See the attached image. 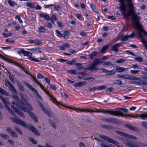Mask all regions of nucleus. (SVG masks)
<instances>
[{"label":"nucleus","mask_w":147,"mask_h":147,"mask_svg":"<svg viewBox=\"0 0 147 147\" xmlns=\"http://www.w3.org/2000/svg\"><path fill=\"white\" fill-rule=\"evenodd\" d=\"M89 67L90 68V70L92 71L93 70L96 71L99 70V68L96 67V65L94 64L93 63L91 64V65L89 66Z\"/></svg>","instance_id":"b1692460"},{"label":"nucleus","mask_w":147,"mask_h":147,"mask_svg":"<svg viewBox=\"0 0 147 147\" xmlns=\"http://www.w3.org/2000/svg\"><path fill=\"white\" fill-rule=\"evenodd\" d=\"M21 105H22V106H20V107L18 106L17 107H19L22 110L25 112L28 113H29L31 112L30 111L32 110V108L31 106L29 104H26V105L28 108H26L24 106V104L22 105L21 104Z\"/></svg>","instance_id":"0eeeda50"},{"label":"nucleus","mask_w":147,"mask_h":147,"mask_svg":"<svg viewBox=\"0 0 147 147\" xmlns=\"http://www.w3.org/2000/svg\"><path fill=\"white\" fill-rule=\"evenodd\" d=\"M102 64L104 65H111L113 66V64H112L111 63L110 61H102Z\"/></svg>","instance_id":"37998d69"},{"label":"nucleus","mask_w":147,"mask_h":147,"mask_svg":"<svg viewBox=\"0 0 147 147\" xmlns=\"http://www.w3.org/2000/svg\"><path fill=\"white\" fill-rule=\"evenodd\" d=\"M126 61V60L124 59H120L116 61V63H122Z\"/></svg>","instance_id":"603ef678"},{"label":"nucleus","mask_w":147,"mask_h":147,"mask_svg":"<svg viewBox=\"0 0 147 147\" xmlns=\"http://www.w3.org/2000/svg\"><path fill=\"white\" fill-rule=\"evenodd\" d=\"M108 47V46L107 45H105L102 47L101 49V53H104L105 51L107 50Z\"/></svg>","instance_id":"49530a36"},{"label":"nucleus","mask_w":147,"mask_h":147,"mask_svg":"<svg viewBox=\"0 0 147 147\" xmlns=\"http://www.w3.org/2000/svg\"><path fill=\"white\" fill-rule=\"evenodd\" d=\"M8 83L9 86L8 87H9L10 90L12 91V92L15 93L16 92V90L15 89L14 87L11 84L10 82L8 81Z\"/></svg>","instance_id":"c756f323"},{"label":"nucleus","mask_w":147,"mask_h":147,"mask_svg":"<svg viewBox=\"0 0 147 147\" xmlns=\"http://www.w3.org/2000/svg\"><path fill=\"white\" fill-rule=\"evenodd\" d=\"M128 38V35H126L125 36H122L121 38V40L122 41H124L127 40Z\"/></svg>","instance_id":"3c124183"},{"label":"nucleus","mask_w":147,"mask_h":147,"mask_svg":"<svg viewBox=\"0 0 147 147\" xmlns=\"http://www.w3.org/2000/svg\"><path fill=\"white\" fill-rule=\"evenodd\" d=\"M140 71L139 70H131L130 73L131 74H137Z\"/></svg>","instance_id":"13d9d810"},{"label":"nucleus","mask_w":147,"mask_h":147,"mask_svg":"<svg viewBox=\"0 0 147 147\" xmlns=\"http://www.w3.org/2000/svg\"><path fill=\"white\" fill-rule=\"evenodd\" d=\"M102 127L104 129H113V127L111 125H103Z\"/></svg>","instance_id":"c9c22d12"},{"label":"nucleus","mask_w":147,"mask_h":147,"mask_svg":"<svg viewBox=\"0 0 147 147\" xmlns=\"http://www.w3.org/2000/svg\"><path fill=\"white\" fill-rule=\"evenodd\" d=\"M18 86L19 89L22 91H24L25 89L22 84L20 83H18Z\"/></svg>","instance_id":"4c0bfd02"},{"label":"nucleus","mask_w":147,"mask_h":147,"mask_svg":"<svg viewBox=\"0 0 147 147\" xmlns=\"http://www.w3.org/2000/svg\"><path fill=\"white\" fill-rule=\"evenodd\" d=\"M95 110H93L92 109H90L88 110L87 109H79V111L81 112H93L95 113H105V109H95Z\"/></svg>","instance_id":"6e6552de"},{"label":"nucleus","mask_w":147,"mask_h":147,"mask_svg":"<svg viewBox=\"0 0 147 147\" xmlns=\"http://www.w3.org/2000/svg\"><path fill=\"white\" fill-rule=\"evenodd\" d=\"M77 71L74 69L68 70L67 72L70 74H75L77 73Z\"/></svg>","instance_id":"a19ab883"},{"label":"nucleus","mask_w":147,"mask_h":147,"mask_svg":"<svg viewBox=\"0 0 147 147\" xmlns=\"http://www.w3.org/2000/svg\"><path fill=\"white\" fill-rule=\"evenodd\" d=\"M27 6L30 7L32 8H34V6L32 3L28 2L26 4Z\"/></svg>","instance_id":"5fc2aeb1"},{"label":"nucleus","mask_w":147,"mask_h":147,"mask_svg":"<svg viewBox=\"0 0 147 147\" xmlns=\"http://www.w3.org/2000/svg\"><path fill=\"white\" fill-rule=\"evenodd\" d=\"M29 50L34 53H42L44 49L42 48H34L29 49Z\"/></svg>","instance_id":"2eb2a0df"},{"label":"nucleus","mask_w":147,"mask_h":147,"mask_svg":"<svg viewBox=\"0 0 147 147\" xmlns=\"http://www.w3.org/2000/svg\"><path fill=\"white\" fill-rule=\"evenodd\" d=\"M86 84V83L85 82H82L76 83L75 84L74 86L75 87H81Z\"/></svg>","instance_id":"a878e982"},{"label":"nucleus","mask_w":147,"mask_h":147,"mask_svg":"<svg viewBox=\"0 0 147 147\" xmlns=\"http://www.w3.org/2000/svg\"><path fill=\"white\" fill-rule=\"evenodd\" d=\"M39 16L41 18H43L45 19L47 21H49L51 20V22L53 24H54V23L53 21V20L47 14H46L44 13H41L39 14Z\"/></svg>","instance_id":"4468645a"},{"label":"nucleus","mask_w":147,"mask_h":147,"mask_svg":"<svg viewBox=\"0 0 147 147\" xmlns=\"http://www.w3.org/2000/svg\"><path fill=\"white\" fill-rule=\"evenodd\" d=\"M15 130L20 134L22 135V132L21 129L17 126H15Z\"/></svg>","instance_id":"79ce46f5"},{"label":"nucleus","mask_w":147,"mask_h":147,"mask_svg":"<svg viewBox=\"0 0 147 147\" xmlns=\"http://www.w3.org/2000/svg\"><path fill=\"white\" fill-rule=\"evenodd\" d=\"M13 98L16 100L18 103L22 105L24 104V103L21 100L19 97L16 95H13L12 96Z\"/></svg>","instance_id":"393cba45"},{"label":"nucleus","mask_w":147,"mask_h":147,"mask_svg":"<svg viewBox=\"0 0 147 147\" xmlns=\"http://www.w3.org/2000/svg\"><path fill=\"white\" fill-rule=\"evenodd\" d=\"M107 86L105 85L101 86H100L97 87V90H100L105 89L107 88Z\"/></svg>","instance_id":"de8ad7c7"},{"label":"nucleus","mask_w":147,"mask_h":147,"mask_svg":"<svg viewBox=\"0 0 147 147\" xmlns=\"http://www.w3.org/2000/svg\"><path fill=\"white\" fill-rule=\"evenodd\" d=\"M127 117H140V114L136 115H131L130 114H127L126 115Z\"/></svg>","instance_id":"e2e57ef3"},{"label":"nucleus","mask_w":147,"mask_h":147,"mask_svg":"<svg viewBox=\"0 0 147 147\" xmlns=\"http://www.w3.org/2000/svg\"><path fill=\"white\" fill-rule=\"evenodd\" d=\"M49 123L52 127H53L54 129L56 128V123L55 122H53L52 121H49Z\"/></svg>","instance_id":"8fccbe9b"},{"label":"nucleus","mask_w":147,"mask_h":147,"mask_svg":"<svg viewBox=\"0 0 147 147\" xmlns=\"http://www.w3.org/2000/svg\"><path fill=\"white\" fill-rule=\"evenodd\" d=\"M140 118L143 120L147 119V113H144L140 114Z\"/></svg>","instance_id":"473e14b6"},{"label":"nucleus","mask_w":147,"mask_h":147,"mask_svg":"<svg viewBox=\"0 0 147 147\" xmlns=\"http://www.w3.org/2000/svg\"><path fill=\"white\" fill-rule=\"evenodd\" d=\"M135 60L138 61L139 62H142L143 60V58L141 57H138L134 58Z\"/></svg>","instance_id":"bf43d9fd"},{"label":"nucleus","mask_w":147,"mask_h":147,"mask_svg":"<svg viewBox=\"0 0 147 147\" xmlns=\"http://www.w3.org/2000/svg\"><path fill=\"white\" fill-rule=\"evenodd\" d=\"M32 78L34 80L33 81H35L36 82L39 86L41 89L47 94L49 97L51 98V99H50V100H51L52 99L53 102L55 104H56L57 105L60 104L59 102L55 98L53 95H51L49 94V91L45 88L44 86L42 85L41 83L38 82L37 79L35 77L32 76Z\"/></svg>","instance_id":"39448f33"},{"label":"nucleus","mask_w":147,"mask_h":147,"mask_svg":"<svg viewBox=\"0 0 147 147\" xmlns=\"http://www.w3.org/2000/svg\"><path fill=\"white\" fill-rule=\"evenodd\" d=\"M0 136L2 138L7 139L9 138L8 136L6 134H3L1 133H0Z\"/></svg>","instance_id":"a18cd8bd"},{"label":"nucleus","mask_w":147,"mask_h":147,"mask_svg":"<svg viewBox=\"0 0 147 147\" xmlns=\"http://www.w3.org/2000/svg\"><path fill=\"white\" fill-rule=\"evenodd\" d=\"M74 65L78 67V70L82 69L84 68L82 66V64L81 63H74Z\"/></svg>","instance_id":"72a5a7b5"},{"label":"nucleus","mask_w":147,"mask_h":147,"mask_svg":"<svg viewBox=\"0 0 147 147\" xmlns=\"http://www.w3.org/2000/svg\"><path fill=\"white\" fill-rule=\"evenodd\" d=\"M114 83L117 84L121 85L122 84V82L121 80H116L114 81Z\"/></svg>","instance_id":"6e6d98bb"},{"label":"nucleus","mask_w":147,"mask_h":147,"mask_svg":"<svg viewBox=\"0 0 147 147\" xmlns=\"http://www.w3.org/2000/svg\"><path fill=\"white\" fill-rule=\"evenodd\" d=\"M126 127L129 128V129L132 130L133 131H134L136 132H137L138 131V129L136 128L135 127L131 125H126Z\"/></svg>","instance_id":"bb28decb"},{"label":"nucleus","mask_w":147,"mask_h":147,"mask_svg":"<svg viewBox=\"0 0 147 147\" xmlns=\"http://www.w3.org/2000/svg\"><path fill=\"white\" fill-rule=\"evenodd\" d=\"M119 1L121 3L120 8L122 11L125 12L126 11V9L125 4L124 0H120Z\"/></svg>","instance_id":"aec40b11"},{"label":"nucleus","mask_w":147,"mask_h":147,"mask_svg":"<svg viewBox=\"0 0 147 147\" xmlns=\"http://www.w3.org/2000/svg\"><path fill=\"white\" fill-rule=\"evenodd\" d=\"M10 134L12 137L17 138L18 137V135L16 133L13 131H11L9 132Z\"/></svg>","instance_id":"58836bf2"},{"label":"nucleus","mask_w":147,"mask_h":147,"mask_svg":"<svg viewBox=\"0 0 147 147\" xmlns=\"http://www.w3.org/2000/svg\"><path fill=\"white\" fill-rule=\"evenodd\" d=\"M54 6V9L55 10L59 11L61 9V7L58 5H55Z\"/></svg>","instance_id":"680f3d73"},{"label":"nucleus","mask_w":147,"mask_h":147,"mask_svg":"<svg viewBox=\"0 0 147 147\" xmlns=\"http://www.w3.org/2000/svg\"><path fill=\"white\" fill-rule=\"evenodd\" d=\"M37 77L39 79H42L44 78V77L41 74L38 73L37 75Z\"/></svg>","instance_id":"774afa93"},{"label":"nucleus","mask_w":147,"mask_h":147,"mask_svg":"<svg viewBox=\"0 0 147 147\" xmlns=\"http://www.w3.org/2000/svg\"><path fill=\"white\" fill-rule=\"evenodd\" d=\"M101 120L109 123H113L115 121V119L113 118H103Z\"/></svg>","instance_id":"a211bd4d"},{"label":"nucleus","mask_w":147,"mask_h":147,"mask_svg":"<svg viewBox=\"0 0 147 147\" xmlns=\"http://www.w3.org/2000/svg\"><path fill=\"white\" fill-rule=\"evenodd\" d=\"M115 110L116 111H115L113 109H111L110 110H106L105 109V113H107L112 115L115 116H121L127 117L126 115H124L123 114V113L121 111H123L125 113H127L128 111L126 109H123V108H119L116 109Z\"/></svg>","instance_id":"20e7f679"},{"label":"nucleus","mask_w":147,"mask_h":147,"mask_svg":"<svg viewBox=\"0 0 147 147\" xmlns=\"http://www.w3.org/2000/svg\"><path fill=\"white\" fill-rule=\"evenodd\" d=\"M97 54V53L96 52H92L91 54L88 55L89 58L91 59H92Z\"/></svg>","instance_id":"f704fd0d"},{"label":"nucleus","mask_w":147,"mask_h":147,"mask_svg":"<svg viewBox=\"0 0 147 147\" xmlns=\"http://www.w3.org/2000/svg\"><path fill=\"white\" fill-rule=\"evenodd\" d=\"M127 5L129 9V10L127 13L124 12L123 13V16H125V15L127 14L128 15V14H129L130 13H132V12L135 11L134 4L132 2L128 3Z\"/></svg>","instance_id":"9d476101"},{"label":"nucleus","mask_w":147,"mask_h":147,"mask_svg":"<svg viewBox=\"0 0 147 147\" xmlns=\"http://www.w3.org/2000/svg\"><path fill=\"white\" fill-rule=\"evenodd\" d=\"M121 43H118L113 45L112 47V50L117 53L118 51V48L121 45Z\"/></svg>","instance_id":"6ab92c4d"},{"label":"nucleus","mask_w":147,"mask_h":147,"mask_svg":"<svg viewBox=\"0 0 147 147\" xmlns=\"http://www.w3.org/2000/svg\"><path fill=\"white\" fill-rule=\"evenodd\" d=\"M99 137L102 140L108 142L109 143L113 144H115L116 143V141L112 139L109 138L106 136L100 134L99 136Z\"/></svg>","instance_id":"9b49d317"},{"label":"nucleus","mask_w":147,"mask_h":147,"mask_svg":"<svg viewBox=\"0 0 147 147\" xmlns=\"http://www.w3.org/2000/svg\"><path fill=\"white\" fill-rule=\"evenodd\" d=\"M137 78L138 79H132L134 80L132 81V83L133 84H135L136 85H137L139 86L141 85H147V81H144L143 80H140V81H138V80H140V78L137 77Z\"/></svg>","instance_id":"1a4fd4ad"},{"label":"nucleus","mask_w":147,"mask_h":147,"mask_svg":"<svg viewBox=\"0 0 147 147\" xmlns=\"http://www.w3.org/2000/svg\"><path fill=\"white\" fill-rule=\"evenodd\" d=\"M123 78L126 79L131 80L136 79H138L136 77L131 75H123Z\"/></svg>","instance_id":"412c9836"},{"label":"nucleus","mask_w":147,"mask_h":147,"mask_svg":"<svg viewBox=\"0 0 147 147\" xmlns=\"http://www.w3.org/2000/svg\"><path fill=\"white\" fill-rule=\"evenodd\" d=\"M29 115L30 117L36 122H37L38 120L36 115L33 113H29Z\"/></svg>","instance_id":"4be33fe9"},{"label":"nucleus","mask_w":147,"mask_h":147,"mask_svg":"<svg viewBox=\"0 0 147 147\" xmlns=\"http://www.w3.org/2000/svg\"><path fill=\"white\" fill-rule=\"evenodd\" d=\"M115 72V71L113 70H112L110 71H108V70H107L106 74L107 75H112L114 74Z\"/></svg>","instance_id":"2f4dec72"},{"label":"nucleus","mask_w":147,"mask_h":147,"mask_svg":"<svg viewBox=\"0 0 147 147\" xmlns=\"http://www.w3.org/2000/svg\"><path fill=\"white\" fill-rule=\"evenodd\" d=\"M29 59L31 61H34L36 62H38L40 61L38 59H35L33 57H31V56H29Z\"/></svg>","instance_id":"09e8293b"},{"label":"nucleus","mask_w":147,"mask_h":147,"mask_svg":"<svg viewBox=\"0 0 147 147\" xmlns=\"http://www.w3.org/2000/svg\"><path fill=\"white\" fill-rule=\"evenodd\" d=\"M137 34L142 38L141 42L143 44L145 48L147 49V42L146 40L144 39V36H144L145 35L142 33H137Z\"/></svg>","instance_id":"f3484780"},{"label":"nucleus","mask_w":147,"mask_h":147,"mask_svg":"<svg viewBox=\"0 0 147 147\" xmlns=\"http://www.w3.org/2000/svg\"><path fill=\"white\" fill-rule=\"evenodd\" d=\"M44 80L46 81V83L48 84V85L50 84V80L47 78H46Z\"/></svg>","instance_id":"338daca9"},{"label":"nucleus","mask_w":147,"mask_h":147,"mask_svg":"<svg viewBox=\"0 0 147 147\" xmlns=\"http://www.w3.org/2000/svg\"><path fill=\"white\" fill-rule=\"evenodd\" d=\"M56 35L57 36H59V37L61 38L63 36V34H62L59 31V30H56Z\"/></svg>","instance_id":"c03bdc74"},{"label":"nucleus","mask_w":147,"mask_h":147,"mask_svg":"<svg viewBox=\"0 0 147 147\" xmlns=\"http://www.w3.org/2000/svg\"><path fill=\"white\" fill-rule=\"evenodd\" d=\"M76 60L75 59H72L71 61H68L67 60L66 63L68 65H72L74 64V63H76Z\"/></svg>","instance_id":"e433bc0d"},{"label":"nucleus","mask_w":147,"mask_h":147,"mask_svg":"<svg viewBox=\"0 0 147 147\" xmlns=\"http://www.w3.org/2000/svg\"><path fill=\"white\" fill-rule=\"evenodd\" d=\"M42 42L40 40H35L34 41V44L35 45H38L41 44Z\"/></svg>","instance_id":"0e129e2a"},{"label":"nucleus","mask_w":147,"mask_h":147,"mask_svg":"<svg viewBox=\"0 0 147 147\" xmlns=\"http://www.w3.org/2000/svg\"><path fill=\"white\" fill-rule=\"evenodd\" d=\"M23 82L26 86L31 90L34 94H36L38 92L37 90L33 88L32 86L30 84L28 83L25 81H23Z\"/></svg>","instance_id":"dca6fc26"},{"label":"nucleus","mask_w":147,"mask_h":147,"mask_svg":"<svg viewBox=\"0 0 147 147\" xmlns=\"http://www.w3.org/2000/svg\"><path fill=\"white\" fill-rule=\"evenodd\" d=\"M100 59H96L94 60L93 63L96 66L100 65L101 63H102V61H100Z\"/></svg>","instance_id":"c85d7f7f"},{"label":"nucleus","mask_w":147,"mask_h":147,"mask_svg":"<svg viewBox=\"0 0 147 147\" xmlns=\"http://www.w3.org/2000/svg\"><path fill=\"white\" fill-rule=\"evenodd\" d=\"M141 124L142 126L144 128H147V122L145 121L142 122L141 123Z\"/></svg>","instance_id":"052dcab7"},{"label":"nucleus","mask_w":147,"mask_h":147,"mask_svg":"<svg viewBox=\"0 0 147 147\" xmlns=\"http://www.w3.org/2000/svg\"><path fill=\"white\" fill-rule=\"evenodd\" d=\"M0 93L3 94H5V95L9 96L7 92H6L4 90L1 88H0Z\"/></svg>","instance_id":"ea45409f"},{"label":"nucleus","mask_w":147,"mask_h":147,"mask_svg":"<svg viewBox=\"0 0 147 147\" xmlns=\"http://www.w3.org/2000/svg\"><path fill=\"white\" fill-rule=\"evenodd\" d=\"M0 97L2 100L3 102V103L5 105L6 108L9 111V112L11 114L15 116L14 113L12 109H11L8 106V104L10 105V103H11L13 104V105H11V107L12 108L13 110L16 112L18 115H19L20 116L22 117L23 118H25V115L20 110L18 109H17L16 107H14V106H15L16 107H18V104L16 103L15 101H12V102H10L9 103V102L8 100V98L7 96L5 97L3 95H0Z\"/></svg>","instance_id":"f257e3e1"},{"label":"nucleus","mask_w":147,"mask_h":147,"mask_svg":"<svg viewBox=\"0 0 147 147\" xmlns=\"http://www.w3.org/2000/svg\"><path fill=\"white\" fill-rule=\"evenodd\" d=\"M39 31L41 32H44L46 29L43 26H41L38 28Z\"/></svg>","instance_id":"864d4df0"},{"label":"nucleus","mask_w":147,"mask_h":147,"mask_svg":"<svg viewBox=\"0 0 147 147\" xmlns=\"http://www.w3.org/2000/svg\"><path fill=\"white\" fill-rule=\"evenodd\" d=\"M12 121L14 123L19 124L24 127L28 128L31 131L37 136H39L40 133L38 130L36 129L33 126L30 124L27 125L25 122L21 120L18 118H12Z\"/></svg>","instance_id":"7ed1b4c3"},{"label":"nucleus","mask_w":147,"mask_h":147,"mask_svg":"<svg viewBox=\"0 0 147 147\" xmlns=\"http://www.w3.org/2000/svg\"><path fill=\"white\" fill-rule=\"evenodd\" d=\"M115 132L117 134L129 139L135 140H137L138 139L137 137L134 135L124 133L119 131H116Z\"/></svg>","instance_id":"423d86ee"},{"label":"nucleus","mask_w":147,"mask_h":147,"mask_svg":"<svg viewBox=\"0 0 147 147\" xmlns=\"http://www.w3.org/2000/svg\"><path fill=\"white\" fill-rule=\"evenodd\" d=\"M18 54L21 55L23 54L24 56H30L32 55L31 53L29 51H26L23 49L18 51Z\"/></svg>","instance_id":"f8f14e48"},{"label":"nucleus","mask_w":147,"mask_h":147,"mask_svg":"<svg viewBox=\"0 0 147 147\" xmlns=\"http://www.w3.org/2000/svg\"><path fill=\"white\" fill-rule=\"evenodd\" d=\"M7 2L11 7L17 5V3L14 1H12L11 0H8Z\"/></svg>","instance_id":"cd10ccee"},{"label":"nucleus","mask_w":147,"mask_h":147,"mask_svg":"<svg viewBox=\"0 0 147 147\" xmlns=\"http://www.w3.org/2000/svg\"><path fill=\"white\" fill-rule=\"evenodd\" d=\"M116 71L118 72H122L123 71H127L128 70V68H123L120 67L118 66L115 69Z\"/></svg>","instance_id":"5701e85b"},{"label":"nucleus","mask_w":147,"mask_h":147,"mask_svg":"<svg viewBox=\"0 0 147 147\" xmlns=\"http://www.w3.org/2000/svg\"><path fill=\"white\" fill-rule=\"evenodd\" d=\"M49 85L50 88L52 89L53 90L55 91L56 90L57 88L55 84H50Z\"/></svg>","instance_id":"4d7b16f0"},{"label":"nucleus","mask_w":147,"mask_h":147,"mask_svg":"<svg viewBox=\"0 0 147 147\" xmlns=\"http://www.w3.org/2000/svg\"><path fill=\"white\" fill-rule=\"evenodd\" d=\"M57 61L61 62L62 63H64L65 62H67V60H65L62 59H57Z\"/></svg>","instance_id":"69168bd1"},{"label":"nucleus","mask_w":147,"mask_h":147,"mask_svg":"<svg viewBox=\"0 0 147 147\" xmlns=\"http://www.w3.org/2000/svg\"><path fill=\"white\" fill-rule=\"evenodd\" d=\"M39 106L41 110L49 117L51 116V111L45 108L42 104L40 102L39 103Z\"/></svg>","instance_id":"ddd939ff"},{"label":"nucleus","mask_w":147,"mask_h":147,"mask_svg":"<svg viewBox=\"0 0 147 147\" xmlns=\"http://www.w3.org/2000/svg\"><path fill=\"white\" fill-rule=\"evenodd\" d=\"M129 16H132V19L134 21V23L139 32L138 33H142L145 36H147V32L143 28L142 25L139 23L138 20L140 19V18L135 13V11L129 13V15H128L127 14L124 16L125 17H127Z\"/></svg>","instance_id":"f03ea898"},{"label":"nucleus","mask_w":147,"mask_h":147,"mask_svg":"<svg viewBox=\"0 0 147 147\" xmlns=\"http://www.w3.org/2000/svg\"><path fill=\"white\" fill-rule=\"evenodd\" d=\"M92 10L95 13L99 14V13L96 8L95 6L92 3H91L90 4Z\"/></svg>","instance_id":"7c9ffc66"}]
</instances>
